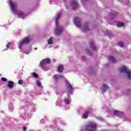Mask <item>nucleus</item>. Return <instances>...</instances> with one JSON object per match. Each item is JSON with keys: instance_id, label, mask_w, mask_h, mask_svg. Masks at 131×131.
Masks as SVG:
<instances>
[{"instance_id": "nucleus-1", "label": "nucleus", "mask_w": 131, "mask_h": 131, "mask_svg": "<svg viewBox=\"0 0 131 131\" xmlns=\"http://www.w3.org/2000/svg\"><path fill=\"white\" fill-rule=\"evenodd\" d=\"M61 17V14L58 15L56 19H55V23L56 25V29H55V34L56 35H60L62 34V32H63V27L60 26L59 25V19Z\"/></svg>"}, {"instance_id": "nucleus-2", "label": "nucleus", "mask_w": 131, "mask_h": 131, "mask_svg": "<svg viewBox=\"0 0 131 131\" xmlns=\"http://www.w3.org/2000/svg\"><path fill=\"white\" fill-rule=\"evenodd\" d=\"M96 128H97V125L93 122H90L86 127L87 131H96Z\"/></svg>"}, {"instance_id": "nucleus-3", "label": "nucleus", "mask_w": 131, "mask_h": 131, "mask_svg": "<svg viewBox=\"0 0 131 131\" xmlns=\"http://www.w3.org/2000/svg\"><path fill=\"white\" fill-rule=\"evenodd\" d=\"M119 71H120V72H124V73H126V74L127 75L128 78L129 79H131V72L130 71H128V69L126 67H122L120 68Z\"/></svg>"}, {"instance_id": "nucleus-4", "label": "nucleus", "mask_w": 131, "mask_h": 131, "mask_svg": "<svg viewBox=\"0 0 131 131\" xmlns=\"http://www.w3.org/2000/svg\"><path fill=\"white\" fill-rule=\"evenodd\" d=\"M30 42V39L28 38H25L21 42H20L19 48L20 50L22 49L24 45H27Z\"/></svg>"}, {"instance_id": "nucleus-5", "label": "nucleus", "mask_w": 131, "mask_h": 131, "mask_svg": "<svg viewBox=\"0 0 131 131\" xmlns=\"http://www.w3.org/2000/svg\"><path fill=\"white\" fill-rule=\"evenodd\" d=\"M50 62H51V60H50L49 58H46L45 59H43L40 62V66L41 67H43L44 65H46V64H49Z\"/></svg>"}, {"instance_id": "nucleus-6", "label": "nucleus", "mask_w": 131, "mask_h": 131, "mask_svg": "<svg viewBox=\"0 0 131 131\" xmlns=\"http://www.w3.org/2000/svg\"><path fill=\"white\" fill-rule=\"evenodd\" d=\"M80 18L77 17H75L74 22L77 27H81V24H80Z\"/></svg>"}, {"instance_id": "nucleus-7", "label": "nucleus", "mask_w": 131, "mask_h": 131, "mask_svg": "<svg viewBox=\"0 0 131 131\" xmlns=\"http://www.w3.org/2000/svg\"><path fill=\"white\" fill-rule=\"evenodd\" d=\"M71 5L73 10H75V9H76L77 7H78V4L77 3V2L74 0L72 1Z\"/></svg>"}, {"instance_id": "nucleus-8", "label": "nucleus", "mask_w": 131, "mask_h": 131, "mask_svg": "<svg viewBox=\"0 0 131 131\" xmlns=\"http://www.w3.org/2000/svg\"><path fill=\"white\" fill-rule=\"evenodd\" d=\"M66 84L69 93H71V91L73 90L72 86H71V84H70V83L68 81H66Z\"/></svg>"}, {"instance_id": "nucleus-9", "label": "nucleus", "mask_w": 131, "mask_h": 131, "mask_svg": "<svg viewBox=\"0 0 131 131\" xmlns=\"http://www.w3.org/2000/svg\"><path fill=\"white\" fill-rule=\"evenodd\" d=\"M10 4L11 9L12 10V12H13V13H15V11H16V7H17V4H13V2H12V1L10 2Z\"/></svg>"}, {"instance_id": "nucleus-10", "label": "nucleus", "mask_w": 131, "mask_h": 131, "mask_svg": "<svg viewBox=\"0 0 131 131\" xmlns=\"http://www.w3.org/2000/svg\"><path fill=\"white\" fill-rule=\"evenodd\" d=\"M15 84V82L13 81H9L8 82L7 86L9 88V89H13L14 88V85Z\"/></svg>"}, {"instance_id": "nucleus-11", "label": "nucleus", "mask_w": 131, "mask_h": 131, "mask_svg": "<svg viewBox=\"0 0 131 131\" xmlns=\"http://www.w3.org/2000/svg\"><path fill=\"white\" fill-rule=\"evenodd\" d=\"M58 71L59 73L63 72V70H64V67L63 65H59L57 67Z\"/></svg>"}, {"instance_id": "nucleus-12", "label": "nucleus", "mask_w": 131, "mask_h": 131, "mask_svg": "<svg viewBox=\"0 0 131 131\" xmlns=\"http://www.w3.org/2000/svg\"><path fill=\"white\" fill-rule=\"evenodd\" d=\"M90 47L93 51H96V50H97V47L95 46V43H94V42H90Z\"/></svg>"}, {"instance_id": "nucleus-13", "label": "nucleus", "mask_w": 131, "mask_h": 131, "mask_svg": "<svg viewBox=\"0 0 131 131\" xmlns=\"http://www.w3.org/2000/svg\"><path fill=\"white\" fill-rule=\"evenodd\" d=\"M90 114V111H86L85 113L83 114V117L84 118H88L89 117V115Z\"/></svg>"}, {"instance_id": "nucleus-14", "label": "nucleus", "mask_w": 131, "mask_h": 131, "mask_svg": "<svg viewBox=\"0 0 131 131\" xmlns=\"http://www.w3.org/2000/svg\"><path fill=\"white\" fill-rule=\"evenodd\" d=\"M109 60L113 63H116V59H115V58L113 56H110Z\"/></svg>"}, {"instance_id": "nucleus-15", "label": "nucleus", "mask_w": 131, "mask_h": 131, "mask_svg": "<svg viewBox=\"0 0 131 131\" xmlns=\"http://www.w3.org/2000/svg\"><path fill=\"white\" fill-rule=\"evenodd\" d=\"M17 15L19 18H22V17L24 16V13L22 11H18Z\"/></svg>"}, {"instance_id": "nucleus-16", "label": "nucleus", "mask_w": 131, "mask_h": 131, "mask_svg": "<svg viewBox=\"0 0 131 131\" xmlns=\"http://www.w3.org/2000/svg\"><path fill=\"white\" fill-rule=\"evenodd\" d=\"M114 115H116V116H120V112L118 111H114Z\"/></svg>"}, {"instance_id": "nucleus-17", "label": "nucleus", "mask_w": 131, "mask_h": 131, "mask_svg": "<svg viewBox=\"0 0 131 131\" xmlns=\"http://www.w3.org/2000/svg\"><path fill=\"white\" fill-rule=\"evenodd\" d=\"M124 25V24H123V23H120V22L117 23V26L118 27H122V26H123Z\"/></svg>"}, {"instance_id": "nucleus-18", "label": "nucleus", "mask_w": 131, "mask_h": 131, "mask_svg": "<svg viewBox=\"0 0 131 131\" xmlns=\"http://www.w3.org/2000/svg\"><path fill=\"white\" fill-rule=\"evenodd\" d=\"M36 84L38 86H39V87L42 86H41V83H40V80H37L36 81Z\"/></svg>"}, {"instance_id": "nucleus-19", "label": "nucleus", "mask_w": 131, "mask_h": 131, "mask_svg": "<svg viewBox=\"0 0 131 131\" xmlns=\"http://www.w3.org/2000/svg\"><path fill=\"white\" fill-rule=\"evenodd\" d=\"M48 45H52L53 44V40L52 38H50L48 40Z\"/></svg>"}, {"instance_id": "nucleus-20", "label": "nucleus", "mask_w": 131, "mask_h": 131, "mask_svg": "<svg viewBox=\"0 0 131 131\" xmlns=\"http://www.w3.org/2000/svg\"><path fill=\"white\" fill-rule=\"evenodd\" d=\"M106 90H108V86L106 84L103 85V91L106 92Z\"/></svg>"}, {"instance_id": "nucleus-21", "label": "nucleus", "mask_w": 131, "mask_h": 131, "mask_svg": "<svg viewBox=\"0 0 131 131\" xmlns=\"http://www.w3.org/2000/svg\"><path fill=\"white\" fill-rule=\"evenodd\" d=\"M33 77H35V78H38V75L36 73H33Z\"/></svg>"}, {"instance_id": "nucleus-22", "label": "nucleus", "mask_w": 131, "mask_h": 131, "mask_svg": "<svg viewBox=\"0 0 131 131\" xmlns=\"http://www.w3.org/2000/svg\"><path fill=\"white\" fill-rule=\"evenodd\" d=\"M1 80H2L3 82H7V81H8V79L5 77H2Z\"/></svg>"}, {"instance_id": "nucleus-23", "label": "nucleus", "mask_w": 131, "mask_h": 131, "mask_svg": "<svg viewBox=\"0 0 131 131\" xmlns=\"http://www.w3.org/2000/svg\"><path fill=\"white\" fill-rule=\"evenodd\" d=\"M64 102L67 105H69V104H70V102L68 99H64Z\"/></svg>"}, {"instance_id": "nucleus-24", "label": "nucleus", "mask_w": 131, "mask_h": 131, "mask_svg": "<svg viewBox=\"0 0 131 131\" xmlns=\"http://www.w3.org/2000/svg\"><path fill=\"white\" fill-rule=\"evenodd\" d=\"M54 78L55 79V80H58V79H59V76L58 75H55Z\"/></svg>"}, {"instance_id": "nucleus-25", "label": "nucleus", "mask_w": 131, "mask_h": 131, "mask_svg": "<svg viewBox=\"0 0 131 131\" xmlns=\"http://www.w3.org/2000/svg\"><path fill=\"white\" fill-rule=\"evenodd\" d=\"M119 47H120V48H123V46H124L123 42H121L119 43Z\"/></svg>"}, {"instance_id": "nucleus-26", "label": "nucleus", "mask_w": 131, "mask_h": 131, "mask_svg": "<svg viewBox=\"0 0 131 131\" xmlns=\"http://www.w3.org/2000/svg\"><path fill=\"white\" fill-rule=\"evenodd\" d=\"M88 30H89V28H84L83 29V32H85V31H88Z\"/></svg>"}, {"instance_id": "nucleus-27", "label": "nucleus", "mask_w": 131, "mask_h": 131, "mask_svg": "<svg viewBox=\"0 0 131 131\" xmlns=\"http://www.w3.org/2000/svg\"><path fill=\"white\" fill-rule=\"evenodd\" d=\"M23 83V80H18V84H22Z\"/></svg>"}, {"instance_id": "nucleus-28", "label": "nucleus", "mask_w": 131, "mask_h": 131, "mask_svg": "<svg viewBox=\"0 0 131 131\" xmlns=\"http://www.w3.org/2000/svg\"><path fill=\"white\" fill-rule=\"evenodd\" d=\"M10 46H11V43L8 42L6 45V48H7V49L9 48L10 47Z\"/></svg>"}, {"instance_id": "nucleus-29", "label": "nucleus", "mask_w": 131, "mask_h": 131, "mask_svg": "<svg viewBox=\"0 0 131 131\" xmlns=\"http://www.w3.org/2000/svg\"><path fill=\"white\" fill-rule=\"evenodd\" d=\"M82 60L83 61H86V58L84 56L82 57Z\"/></svg>"}, {"instance_id": "nucleus-30", "label": "nucleus", "mask_w": 131, "mask_h": 131, "mask_svg": "<svg viewBox=\"0 0 131 131\" xmlns=\"http://www.w3.org/2000/svg\"><path fill=\"white\" fill-rule=\"evenodd\" d=\"M26 130H27V127H23V131H26Z\"/></svg>"}, {"instance_id": "nucleus-31", "label": "nucleus", "mask_w": 131, "mask_h": 131, "mask_svg": "<svg viewBox=\"0 0 131 131\" xmlns=\"http://www.w3.org/2000/svg\"><path fill=\"white\" fill-rule=\"evenodd\" d=\"M59 78H60L61 79H62V78H64V76H63V75H59Z\"/></svg>"}, {"instance_id": "nucleus-32", "label": "nucleus", "mask_w": 131, "mask_h": 131, "mask_svg": "<svg viewBox=\"0 0 131 131\" xmlns=\"http://www.w3.org/2000/svg\"><path fill=\"white\" fill-rule=\"evenodd\" d=\"M106 33H107V34H108V31H106Z\"/></svg>"}]
</instances>
